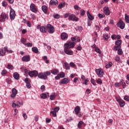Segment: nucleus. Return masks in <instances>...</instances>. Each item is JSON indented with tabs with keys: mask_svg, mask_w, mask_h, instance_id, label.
Returning a JSON list of instances; mask_svg holds the SVG:
<instances>
[{
	"mask_svg": "<svg viewBox=\"0 0 129 129\" xmlns=\"http://www.w3.org/2000/svg\"><path fill=\"white\" fill-rule=\"evenodd\" d=\"M98 18H99L100 19H102L103 18H104V17H105V15L98 14Z\"/></svg>",
	"mask_w": 129,
	"mask_h": 129,
	"instance_id": "nucleus-49",
	"label": "nucleus"
},
{
	"mask_svg": "<svg viewBox=\"0 0 129 129\" xmlns=\"http://www.w3.org/2000/svg\"><path fill=\"white\" fill-rule=\"evenodd\" d=\"M6 82L8 83V84H11V83H12V81L11 79H7Z\"/></svg>",
	"mask_w": 129,
	"mask_h": 129,
	"instance_id": "nucleus-54",
	"label": "nucleus"
},
{
	"mask_svg": "<svg viewBox=\"0 0 129 129\" xmlns=\"http://www.w3.org/2000/svg\"><path fill=\"white\" fill-rule=\"evenodd\" d=\"M40 97L41 98H42L43 99H45V98H46V97H47V95L46 94H41L40 95Z\"/></svg>",
	"mask_w": 129,
	"mask_h": 129,
	"instance_id": "nucleus-43",
	"label": "nucleus"
},
{
	"mask_svg": "<svg viewBox=\"0 0 129 129\" xmlns=\"http://www.w3.org/2000/svg\"><path fill=\"white\" fill-rule=\"evenodd\" d=\"M97 83L98 84H102V81L101 80V79H98L97 80Z\"/></svg>",
	"mask_w": 129,
	"mask_h": 129,
	"instance_id": "nucleus-57",
	"label": "nucleus"
},
{
	"mask_svg": "<svg viewBox=\"0 0 129 129\" xmlns=\"http://www.w3.org/2000/svg\"><path fill=\"white\" fill-rule=\"evenodd\" d=\"M32 51L34 52V53H35L36 54H38V52H39V50H38V48L36 47H32Z\"/></svg>",
	"mask_w": 129,
	"mask_h": 129,
	"instance_id": "nucleus-28",
	"label": "nucleus"
},
{
	"mask_svg": "<svg viewBox=\"0 0 129 129\" xmlns=\"http://www.w3.org/2000/svg\"><path fill=\"white\" fill-rule=\"evenodd\" d=\"M87 15L88 18L89 19V20H90V21H93V20H94V17L91 15L90 13H89V11L87 12Z\"/></svg>",
	"mask_w": 129,
	"mask_h": 129,
	"instance_id": "nucleus-19",
	"label": "nucleus"
},
{
	"mask_svg": "<svg viewBox=\"0 0 129 129\" xmlns=\"http://www.w3.org/2000/svg\"><path fill=\"white\" fill-rule=\"evenodd\" d=\"M23 117H24V119H27V118H28V115H27L26 113H23Z\"/></svg>",
	"mask_w": 129,
	"mask_h": 129,
	"instance_id": "nucleus-62",
	"label": "nucleus"
},
{
	"mask_svg": "<svg viewBox=\"0 0 129 129\" xmlns=\"http://www.w3.org/2000/svg\"><path fill=\"white\" fill-rule=\"evenodd\" d=\"M6 51L4 50L3 48H0V56H5L6 55Z\"/></svg>",
	"mask_w": 129,
	"mask_h": 129,
	"instance_id": "nucleus-26",
	"label": "nucleus"
},
{
	"mask_svg": "<svg viewBox=\"0 0 129 129\" xmlns=\"http://www.w3.org/2000/svg\"><path fill=\"white\" fill-rule=\"evenodd\" d=\"M12 93L11 94V97L12 98H15L17 94H18V90H17L16 88H13L12 89Z\"/></svg>",
	"mask_w": 129,
	"mask_h": 129,
	"instance_id": "nucleus-12",
	"label": "nucleus"
},
{
	"mask_svg": "<svg viewBox=\"0 0 129 129\" xmlns=\"http://www.w3.org/2000/svg\"><path fill=\"white\" fill-rule=\"evenodd\" d=\"M117 53H118V55H122V50H121V49L119 48V49H118Z\"/></svg>",
	"mask_w": 129,
	"mask_h": 129,
	"instance_id": "nucleus-55",
	"label": "nucleus"
},
{
	"mask_svg": "<svg viewBox=\"0 0 129 129\" xmlns=\"http://www.w3.org/2000/svg\"><path fill=\"white\" fill-rule=\"evenodd\" d=\"M30 10L31 11L33 12V13H37L38 11L37 10V9H36V6L34 4H31L30 6Z\"/></svg>",
	"mask_w": 129,
	"mask_h": 129,
	"instance_id": "nucleus-14",
	"label": "nucleus"
},
{
	"mask_svg": "<svg viewBox=\"0 0 129 129\" xmlns=\"http://www.w3.org/2000/svg\"><path fill=\"white\" fill-rule=\"evenodd\" d=\"M2 6L3 7H7V6H8V4L6 1H3L2 2Z\"/></svg>",
	"mask_w": 129,
	"mask_h": 129,
	"instance_id": "nucleus-61",
	"label": "nucleus"
},
{
	"mask_svg": "<svg viewBox=\"0 0 129 129\" xmlns=\"http://www.w3.org/2000/svg\"><path fill=\"white\" fill-rule=\"evenodd\" d=\"M50 113H51L54 117H56V116H57V113L55 112V111H51Z\"/></svg>",
	"mask_w": 129,
	"mask_h": 129,
	"instance_id": "nucleus-37",
	"label": "nucleus"
},
{
	"mask_svg": "<svg viewBox=\"0 0 129 129\" xmlns=\"http://www.w3.org/2000/svg\"><path fill=\"white\" fill-rule=\"evenodd\" d=\"M10 17L12 21L15 20V18H16V12L13 9H11L10 10Z\"/></svg>",
	"mask_w": 129,
	"mask_h": 129,
	"instance_id": "nucleus-6",
	"label": "nucleus"
},
{
	"mask_svg": "<svg viewBox=\"0 0 129 129\" xmlns=\"http://www.w3.org/2000/svg\"><path fill=\"white\" fill-rule=\"evenodd\" d=\"M64 67L66 68V70H69V69H70V66L67 62H64Z\"/></svg>",
	"mask_w": 129,
	"mask_h": 129,
	"instance_id": "nucleus-32",
	"label": "nucleus"
},
{
	"mask_svg": "<svg viewBox=\"0 0 129 129\" xmlns=\"http://www.w3.org/2000/svg\"><path fill=\"white\" fill-rule=\"evenodd\" d=\"M29 75L30 77H37L38 76V71H33L29 72Z\"/></svg>",
	"mask_w": 129,
	"mask_h": 129,
	"instance_id": "nucleus-9",
	"label": "nucleus"
},
{
	"mask_svg": "<svg viewBox=\"0 0 129 129\" xmlns=\"http://www.w3.org/2000/svg\"><path fill=\"white\" fill-rule=\"evenodd\" d=\"M27 26H28L29 28H31V27H32V24H31V22H30V21H27Z\"/></svg>",
	"mask_w": 129,
	"mask_h": 129,
	"instance_id": "nucleus-63",
	"label": "nucleus"
},
{
	"mask_svg": "<svg viewBox=\"0 0 129 129\" xmlns=\"http://www.w3.org/2000/svg\"><path fill=\"white\" fill-rule=\"evenodd\" d=\"M89 79L88 78H87L83 83V84H85V85H87V83L89 82Z\"/></svg>",
	"mask_w": 129,
	"mask_h": 129,
	"instance_id": "nucleus-60",
	"label": "nucleus"
},
{
	"mask_svg": "<svg viewBox=\"0 0 129 129\" xmlns=\"http://www.w3.org/2000/svg\"><path fill=\"white\" fill-rule=\"evenodd\" d=\"M37 76L40 79H44V80H46L48 78V77L45 76L44 73H39L37 74Z\"/></svg>",
	"mask_w": 129,
	"mask_h": 129,
	"instance_id": "nucleus-8",
	"label": "nucleus"
},
{
	"mask_svg": "<svg viewBox=\"0 0 129 129\" xmlns=\"http://www.w3.org/2000/svg\"><path fill=\"white\" fill-rule=\"evenodd\" d=\"M55 97H56V96L55 95V93L52 94L50 96V100H54V99H55Z\"/></svg>",
	"mask_w": 129,
	"mask_h": 129,
	"instance_id": "nucleus-35",
	"label": "nucleus"
},
{
	"mask_svg": "<svg viewBox=\"0 0 129 129\" xmlns=\"http://www.w3.org/2000/svg\"><path fill=\"white\" fill-rule=\"evenodd\" d=\"M63 51L67 55H73V51L69 50L68 48H64Z\"/></svg>",
	"mask_w": 129,
	"mask_h": 129,
	"instance_id": "nucleus-16",
	"label": "nucleus"
},
{
	"mask_svg": "<svg viewBox=\"0 0 129 129\" xmlns=\"http://www.w3.org/2000/svg\"><path fill=\"white\" fill-rule=\"evenodd\" d=\"M27 41V39L24 38H21V42L22 44H23L24 45H26V42Z\"/></svg>",
	"mask_w": 129,
	"mask_h": 129,
	"instance_id": "nucleus-39",
	"label": "nucleus"
},
{
	"mask_svg": "<svg viewBox=\"0 0 129 129\" xmlns=\"http://www.w3.org/2000/svg\"><path fill=\"white\" fill-rule=\"evenodd\" d=\"M40 31L42 33H47V29H46V27L42 26L40 28Z\"/></svg>",
	"mask_w": 129,
	"mask_h": 129,
	"instance_id": "nucleus-22",
	"label": "nucleus"
},
{
	"mask_svg": "<svg viewBox=\"0 0 129 129\" xmlns=\"http://www.w3.org/2000/svg\"><path fill=\"white\" fill-rule=\"evenodd\" d=\"M52 110H53L54 112L57 113V112H58V111H59V110H60V107H56L54 108V109H52Z\"/></svg>",
	"mask_w": 129,
	"mask_h": 129,
	"instance_id": "nucleus-48",
	"label": "nucleus"
},
{
	"mask_svg": "<svg viewBox=\"0 0 129 129\" xmlns=\"http://www.w3.org/2000/svg\"><path fill=\"white\" fill-rule=\"evenodd\" d=\"M69 20L70 21H73V22H78L79 21V19L76 17L74 14H70Z\"/></svg>",
	"mask_w": 129,
	"mask_h": 129,
	"instance_id": "nucleus-5",
	"label": "nucleus"
},
{
	"mask_svg": "<svg viewBox=\"0 0 129 129\" xmlns=\"http://www.w3.org/2000/svg\"><path fill=\"white\" fill-rule=\"evenodd\" d=\"M41 9H42V11H43V12H44L45 14H46L47 13V12L48 11V8L47 7V6H46L45 5L42 6Z\"/></svg>",
	"mask_w": 129,
	"mask_h": 129,
	"instance_id": "nucleus-25",
	"label": "nucleus"
},
{
	"mask_svg": "<svg viewBox=\"0 0 129 129\" xmlns=\"http://www.w3.org/2000/svg\"><path fill=\"white\" fill-rule=\"evenodd\" d=\"M51 73L53 75H57L59 73V71L57 69H53L51 71Z\"/></svg>",
	"mask_w": 129,
	"mask_h": 129,
	"instance_id": "nucleus-24",
	"label": "nucleus"
},
{
	"mask_svg": "<svg viewBox=\"0 0 129 129\" xmlns=\"http://www.w3.org/2000/svg\"><path fill=\"white\" fill-rule=\"evenodd\" d=\"M7 70H3L1 72L2 76H5L7 74Z\"/></svg>",
	"mask_w": 129,
	"mask_h": 129,
	"instance_id": "nucleus-41",
	"label": "nucleus"
},
{
	"mask_svg": "<svg viewBox=\"0 0 129 129\" xmlns=\"http://www.w3.org/2000/svg\"><path fill=\"white\" fill-rule=\"evenodd\" d=\"M74 44H75V43L72 41L69 42L64 44V48H66V49H70L71 48H74Z\"/></svg>",
	"mask_w": 129,
	"mask_h": 129,
	"instance_id": "nucleus-3",
	"label": "nucleus"
},
{
	"mask_svg": "<svg viewBox=\"0 0 129 129\" xmlns=\"http://www.w3.org/2000/svg\"><path fill=\"white\" fill-rule=\"evenodd\" d=\"M8 69L10 70H13L14 69V66H12V64H8Z\"/></svg>",
	"mask_w": 129,
	"mask_h": 129,
	"instance_id": "nucleus-51",
	"label": "nucleus"
},
{
	"mask_svg": "<svg viewBox=\"0 0 129 129\" xmlns=\"http://www.w3.org/2000/svg\"><path fill=\"white\" fill-rule=\"evenodd\" d=\"M4 50H5V51H6L7 53H10V54H12V53H13V50L8 49V47L7 46L4 48Z\"/></svg>",
	"mask_w": 129,
	"mask_h": 129,
	"instance_id": "nucleus-30",
	"label": "nucleus"
},
{
	"mask_svg": "<svg viewBox=\"0 0 129 129\" xmlns=\"http://www.w3.org/2000/svg\"><path fill=\"white\" fill-rule=\"evenodd\" d=\"M95 51L97 52V53H98L99 54H100V53H101V50H100V49L98 47H95Z\"/></svg>",
	"mask_w": 129,
	"mask_h": 129,
	"instance_id": "nucleus-44",
	"label": "nucleus"
},
{
	"mask_svg": "<svg viewBox=\"0 0 129 129\" xmlns=\"http://www.w3.org/2000/svg\"><path fill=\"white\" fill-rule=\"evenodd\" d=\"M80 107L77 106L75 108V113L76 114H77V115H78V114H79V112H80Z\"/></svg>",
	"mask_w": 129,
	"mask_h": 129,
	"instance_id": "nucleus-21",
	"label": "nucleus"
},
{
	"mask_svg": "<svg viewBox=\"0 0 129 129\" xmlns=\"http://www.w3.org/2000/svg\"><path fill=\"white\" fill-rule=\"evenodd\" d=\"M117 102H118L119 106L120 107H123L124 105H125V102L121 99L117 100Z\"/></svg>",
	"mask_w": 129,
	"mask_h": 129,
	"instance_id": "nucleus-15",
	"label": "nucleus"
},
{
	"mask_svg": "<svg viewBox=\"0 0 129 129\" xmlns=\"http://www.w3.org/2000/svg\"><path fill=\"white\" fill-rule=\"evenodd\" d=\"M46 28L48 33L49 34H54V33H55V28H54V26H53V25L51 24H47Z\"/></svg>",
	"mask_w": 129,
	"mask_h": 129,
	"instance_id": "nucleus-1",
	"label": "nucleus"
},
{
	"mask_svg": "<svg viewBox=\"0 0 129 129\" xmlns=\"http://www.w3.org/2000/svg\"><path fill=\"white\" fill-rule=\"evenodd\" d=\"M124 100H126V101H129V97H128V96H125L124 97Z\"/></svg>",
	"mask_w": 129,
	"mask_h": 129,
	"instance_id": "nucleus-64",
	"label": "nucleus"
},
{
	"mask_svg": "<svg viewBox=\"0 0 129 129\" xmlns=\"http://www.w3.org/2000/svg\"><path fill=\"white\" fill-rule=\"evenodd\" d=\"M50 75H51V72H49V71H47L44 72V76H46V77L47 76H50Z\"/></svg>",
	"mask_w": 129,
	"mask_h": 129,
	"instance_id": "nucleus-45",
	"label": "nucleus"
},
{
	"mask_svg": "<svg viewBox=\"0 0 129 129\" xmlns=\"http://www.w3.org/2000/svg\"><path fill=\"white\" fill-rule=\"evenodd\" d=\"M1 19H1L0 21L2 22V23H4V22H5L6 20H8V15H7L6 13H3L1 14Z\"/></svg>",
	"mask_w": 129,
	"mask_h": 129,
	"instance_id": "nucleus-10",
	"label": "nucleus"
},
{
	"mask_svg": "<svg viewBox=\"0 0 129 129\" xmlns=\"http://www.w3.org/2000/svg\"><path fill=\"white\" fill-rule=\"evenodd\" d=\"M85 15V11L84 10H81V16H84Z\"/></svg>",
	"mask_w": 129,
	"mask_h": 129,
	"instance_id": "nucleus-58",
	"label": "nucleus"
},
{
	"mask_svg": "<svg viewBox=\"0 0 129 129\" xmlns=\"http://www.w3.org/2000/svg\"><path fill=\"white\" fill-rule=\"evenodd\" d=\"M69 16H70V13H66V14H65L64 15V18L65 19L68 18V17H69Z\"/></svg>",
	"mask_w": 129,
	"mask_h": 129,
	"instance_id": "nucleus-59",
	"label": "nucleus"
},
{
	"mask_svg": "<svg viewBox=\"0 0 129 129\" xmlns=\"http://www.w3.org/2000/svg\"><path fill=\"white\" fill-rule=\"evenodd\" d=\"M120 83H121V85H122V87H123V88H125V83H124V81H123V80H122L120 82Z\"/></svg>",
	"mask_w": 129,
	"mask_h": 129,
	"instance_id": "nucleus-46",
	"label": "nucleus"
},
{
	"mask_svg": "<svg viewBox=\"0 0 129 129\" xmlns=\"http://www.w3.org/2000/svg\"><path fill=\"white\" fill-rule=\"evenodd\" d=\"M125 21L126 23L129 24V16L125 15Z\"/></svg>",
	"mask_w": 129,
	"mask_h": 129,
	"instance_id": "nucleus-40",
	"label": "nucleus"
},
{
	"mask_svg": "<svg viewBox=\"0 0 129 129\" xmlns=\"http://www.w3.org/2000/svg\"><path fill=\"white\" fill-rule=\"evenodd\" d=\"M82 124H84V122L82 121H79L78 124V128H81V126Z\"/></svg>",
	"mask_w": 129,
	"mask_h": 129,
	"instance_id": "nucleus-31",
	"label": "nucleus"
},
{
	"mask_svg": "<svg viewBox=\"0 0 129 129\" xmlns=\"http://www.w3.org/2000/svg\"><path fill=\"white\" fill-rule=\"evenodd\" d=\"M74 8L75 10H76L77 11H80V10H81V9L78 5H75Z\"/></svg>",
	"mask_w": 129,
	"mask_h": 129,
	"instance_id": "nucleus-47",
	"label": "nucleus"
},
{
	"mask_svg": "<svg viewBox=\"0 0 129 129\" xmlns=\"http://www.w3.org/2000/svg\"><path fill=\"white\" fill-rule=\"evenodd\" d=\"M13 77L16 79V80H19L20 79V75L18 73H15L13 74Z\"/></svg>",
	"mask_w": 129,
	"mask_h": 129,
	"instance_id": "nucleus-23",
	"label": "nucleus"
},
{
	"mask_svg": "<svg viewBox=\"0 0 129 129\" xmlns=\"http://www.w3.org/2000/svg\"><path fill=\"white\" fill-rule=\"evenodd\" d=\"M95 72L97 73V75L98 77H103V75H104V72L102 69L95 70Z\"/></svg>",
	"mask_w": 129,
	"mask_h": 129,
	"instance_id": "nucleus-2",
	"label": "nucleus"
},
{
	"mask_svg": "<svg viewBox=\"0 0 129 129\" xmlns=\"http://www.w3.org/2000/svg\"><path fill=\"white\" fill-rule=\"evenodd\" d=\"M58 76H59L60 78H64L65 77V73L64 72H60L58 74Z\"/></svg>",
	"mask_w": 129,
	"mask_h": 129,
	"instance_id": "nucleus-29",
	"label": "nucleus"
},
{
	"mask_svg": "<svg viewBox=\"0 0 129 129\" xmlns=\"http://www.w3.org/2000/svg\"><path fill=\"white\" fill-rule=\"evenodd\" d=\"M21 107V103L19 101H18L17 103H12V107H13L14 108H16V107Z\"/></svg>",
	"mask_w": 129,
	"mask_h": 129,
	"instance_id": "nucleus-20",
	"label": "nucleus"
},
{
	"mask_svg": "<svg viewBox=\"0 0 129 129\" xmlns=\"http://www.w3.org/2000/svg\"><path fill=\"white\" fill-rule=\"evenodd\" d=\"M61 40H67L68 39V34L66 32H63L60 34Z\"/></svg>",
	"mask_w": 129,
	"mask_h": 129,
	"instance_id": "nucleus-13",
	"label": "nucleus"
},
{
	"mask_svg": "<svg viewBox=\"0 0 129 129\" xmlns=\"http://www.w3.org/2000/svg\"><path fill=\"white\" fill-rule=\"evenodd\" d=\"M111 66H112V62H108V64H107L105 66V68L107 69L108 68H110V67H111Z\"/></svg>",
	"mask_w": 129,
	"mask_h": 129,
	"instance_id": "nucleus-33",
	"label": "nucleus"
},
{
	"mask_svg": "<svg viewBox=\"0 0 129 129\" xmlns=\"http://www.w3.org/2000/svg\"><path fill=\"white\" fill-rule=\"evenodd\" d=\"M121 48V46H114L113 47V50H114V51H117V50H118L119 49H120Z\"/></svg>",
	"mask_w": 129,
	"mask_h": 129,
	"instance_id": "nucleus-36",
	"label": "nucleus"
},
{
	"mask_svg": "<svg viewBox=\"0 0 129 129\" xmlns=\"http://www.w3.org/2000/svg\"><path fill=\"white\" fill-rule=\"evenodd\" d=\"M31 60L29 55H25L22 57V60L25 62H29Z\"/></svg>",
	"mask_w": 129,
	"mask_h": 129,
	"instance_id": "nucleus-17",
	"label": "nucleus"
},
{
	"mask_svg": "<svg viewBox=\"0 0 129 129\" xmlns=\"http://www.w3.org/2000/svg\"><path fill=\"white\" fill-rule=\"evenodd\" d=\"M115 45L116 46H120L121 45V40H117L115 42Z\"/></svg>",
	"mask_w": 129,
	"mask_h": 129,
	"instance_id": "nucleus-34",
	"label": "nucleus"
},
{
	"mask_svg": "<svg viewBox=\"0 0 129 129\" xmlns=\"http://www.w3.org/2000/svg\"><path fill=\"white\" fill-rule=\"evenodd\" d=\"M120 85H121L120 82H119V83L116 82L114 84L115 87H119L120 86Z\"/></svg>",
	"mask_w": 129,
	"mask_h": 129,
	"instance_id": "nucleus-52",
	"label": "nucleus"
},
{
	"mask_svg": "<svg viewBox=\"0 0 129 129\" xmlns=\"http://www.w3.org/2000/svg\"><path fill=\"white\" fill-rule=\"evenodd\" d=\"M103 38L104 39V40H105V41H107L108 40V39H109L108 34H104L103 36Z\"/></svg>",
	"mask_w": 129,
	"mask_h": 129,
	"instance_id": "nucleus-27",
	"label": "nucleus"
},
{
	"mask_svg": "<svg viewBox=\"0 0 129 129\" xmlns=\"http://www.w3.org/2000/svg\"><path fill=\"white\" fill-rule=\"evenodd\" d=\"M25 46H27V47H32V46H33V44L30 42H28L27 43H26Z\"/></svg>",
	"mask_w": 129,
	"mask_h": 129,
	"instance_id": "nucleus-56",
	"label": "nucleus"
},
{
	"mask_svg": "<svg viewBox=\"0 0 129 129\" xmlns=\"http://www.w3.org/2000/svg\"><path fill=\"white\" fill-rule=\"evenodd\" d=\"M64 6H65V3H60V4L58 5V9H61L63 8V7H64Z\"/></svg>",
	"mask_w": 129,
	"mask_h": 129,
	"instance_id": "nucleus-38",
	"label": "nucleus"
},
{
	"mask_svg": "<svg viewBox=\"0 0 129 129\" xmlns=\"http://www.w3.org/2000/svg\"><path fill=\"white\" fill-rule=\"evenodd\" d=\"M53 17L54 19H60V15L59 14H54Z\"/></svg>",
	"mask_w": 129,
	"mask_h": 129,
	"instance_id": "nucleus-50",
	"label": "nucleus"
},
{
	"mask_svg": "<svg viewBox=\"0 0 129 129\" xmlns=\"http://www.w3.org/2000/svg\"><path fill=\"white\" fill-rule=\"evenodd\" d=\"M116 26L118 28H120L121 30H123L124 28L125 27V24L123 22L121 19H120L119 22L116 24Z\"/></svg>",
	"mask_w": 129,
	"mask_h": 129,
	"instance_id": "nucleus-4",
	"label": "nucleus"
},
{
	"mask_svg": "<svg viewBox=\"0 0 129 129\" xmlns=\"http://www.w3.org/2000/svg\"><path fill=\"white\" fill-rule=\"evenodd\" d=\"M24 81L26 84H27V83H31V80L29 79L28 78H26Z\"/></svg>",
	"mask_w": 129,
	"mask_h": 129,
	"instance_id": "nucleus-42",
	"label": "nucleus"
},
{
	"mask_svg": "<svg viewBox=\"0 0 129 129\" xmlns=\"http://www.w3.org/2000/svg\"><path fill=\"white\" fill-rule=\"evenodd\" d=\"M103 13L106 15V16H109L110 15V10L108 7H104L103 8Z\"/></svg>",
	"mask_w": 129,
	"mask_h": 129,
	"instance_id": "nucleus-11",
	"label": "nucleus"
},
{
	"mask_svg": "<svg viewBox=\"0 0 129 129\" xmlns=\"http://www.w3.org/2000/svg\"><path fill=\"white\" fill-rule=\"evenodd\" d=\"M49 5L51 6H58V1L57 0H51L49 2Z\"/></svg>",
	"mask_w": 129,
	"mask_h": 129,
	"instance_id": "nucleus-18",
	"label": "nucleus"
},
{
	"mask_svg": "<svg viewBox=\"0 0 129 129\" xmlns=\"http://www.w3.org/2000/svg\"><path fill=\"white\" fill-rule=\"evenodd\" d=\"M70 81H71L70 79L64 78L59 82V84H67V83H69Z\"/></svg>",
	"mask_w": 129,
	"mask_h": 129,
	"instance_id": "nucleus-7",
	"label": "nucleus"
},
{
	"mask_svg": "<svg viewBox=\"0 0 129 129\" xmlns=\"http://www.w3.org/2000/svg\"><path fill=\"white\" fill-rule=\"evenodd\" d=\"M91 82L93 84V85H94V86L96 85V83H95V80H94V79H91Z\"/></svg>",
	"mask_w": 129,
	"mask_h": 129,
	"instance_id": "nucleus-53",
	"label": "nucleus"
}]
</instances>
